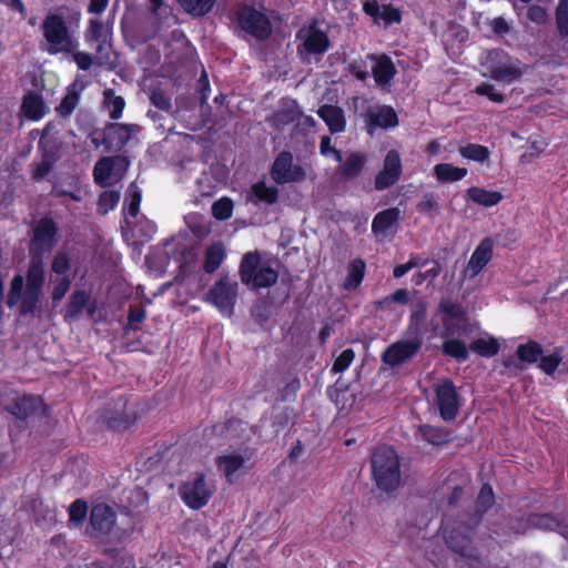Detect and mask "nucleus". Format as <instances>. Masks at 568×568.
<instances>
[{"label": "nucleus", "mask_w": 568, "mask_h": 568, "mask_svg": "<svg viewBox=\"0 0 568 568\" xmlns=\"http://www.w3.org/2000/svg\"><path fill=\"white\" fill-rule=\"evenodd\" d=\"M73 57V61L77 63L79 69L89 70L92 65V59L88 53L80 52L78 49L74 52H69Z\"/></svg>", "instance_id": "obj_63"}, {"label": "nucleus", "mask_w": 568, "mask_h": 568, "mask_svg": "<svg viewBox=\"0 0 568 568\" xmlns=\"http://www.w3.org/2000/svg\"><path fill=\"white\" fill-rule=\"evenodd\" d=\"M435 403L438 407L440 417L444 420H452L457 416L459 402L456 388L452 381L444 379L435 387Z\"/></svg>", "instance_id": "obj_14"}, {"label": "nucleus", "mask_w": 568, "mask_h": 568, "mask_svg": "<svg viewBox=\"0 0 568 568\" xmlns=\"http://www.w3.org/2000/svg\"><path fill=\"white\" fill-rule=\"evenodd\" d=\"M212 213L217 220H227L233 213V202L229 197H221L212 205Z\"/></svg>", "instance_id": "obj_49"}, {"label": "nucleus", "mask_w": 568, "mask_h": 568, "mask_svg": "<svg viewBox=\"0 0 568 568\" xmlns=\"http://www.w3.org/2000/svg\"><path fill=\"white\" fill-rule=\"evenodd\" d=\"M251 454L247 449L232 450L217 457L216 466L224 474L227 481H233L237 476L246 470V463Z\"/></svg>", "instance_id": "obj_15"}, {"label": "nucleus", "mask_w": 568, "mask_h": 568, "mask_svg": "<svg viewBox=\"0 0 568 568\" xmlns=\"http://www.w3.org/2000/svg\"><path fill=\"white\" fill-rule=\"evenodd\" d=\"M354 358H355V354H354L353 349H351V348L344 349L334 361L332 372L335 374L343 373L344 371H346L349 367V365L353 363Z\"/></svg>", "instance_id": "obj_51"}, {"label": "nucleus", "mask_w": 568, "mask_h": 568, "mask_svg": "<svg viewBox=\"0 0 568 568\" xmlns=\"http://www.w3.org/2000/svg\"><path fill=\"white\" fill-rule=\"evenodd\" d=\"M418 434L424 440L434 446H440L450 440V435L448 432L443 428L428 425L419 427Z\"/></svg>", "instance_id": "obj_35"}, {"label": "nucleus", "mask_w": 568, "mask_h": 568, "mask_svg": "<svg viewBox=\"0 0 568 568\" xmlns=\"http://www.w3.org/2000/svg\"><path fill=\"white\" fill-rule=\"evenodd\" d=\"M120 201V193L116 191H104L98 201V210L101 214H106L114 210Z\"/></svg>", "instance_id": "obj_48"}, {"label": "nucleus", "mask_w": 568, "mask_h": 568, "mask_svg": "<svg viewBox=\"0 0 568 568\" xmlns=\"http://www.w3.org/2000/svg\"><path fill=\"white\" fill-rule=\"evenodd\" d=\"M366 128L369 135L375 133L376 129H390L398 124L397 114L390 106H376L368 110L366 114Z\"/></svg>", "instance_id": "obj_21"}, {"label": "nucleus", "mask_w": 568, "mask_h": 568, "mask_svg": "<svg viewBox=\"0 0 568 568\" xmlns=\"http://www.w3.org/2000/svg\"><path fill=\"white\" fill-rule=\"evenodd\" d=\"M494 243L490 239H484L474 250L463 274L464 277L474 278L477 276L493 257Z\"/></svg>", "instance_id": "obj_19"}, {"label": "nucleus", "mask_w": 568, "mask_h": 568, "mask_svg": "<svg viewBox=\"0 0 568 568\" xmlns=\"http://www.w3.org/2000/svg\"><path fill=\"white\" fill-rule=\"evenodd\" d=\"M44 282V270L41 257H32L28 273H27V286L22 294L23 288V276L16 275L11 282L10 292L8 294V305L14 306L21 301L22 313H30L34 310Z\"/></svg>", "instance_id": "obj_1"}, {"label": "nucleus", "mask_w": 568, "mask_h": 568, "mask_svg": "<svg viewBox=\"0 0 568 568\" xmlns=\"http://www.w3.org/2000/svg\"><path fill=\"white\" fill-rule=\"evenodd\" d=\"M409 301V293L405 288L396 290L390 296L378 302L381 308L390 310L393 303L406 304Z\"/></svg>", "instance_id": "obj_54"}, {"label": "nucleus", "mask_w": 568, "mask_h": 568, "mask_svg": "<svg viewBox=\"0 0 568 568\" xmlns=\"http://www.w3.org/2000/svg\"><path fill=\"white\" fill-rule=\"evenodd\" d=\"M466 196L469 201L490 207L497 205L503 200V194L498 191H488L484 187L471 186L467 190Z\"/></svg>", "instance_id": "obj_30"}, {"label": "nucleus", "mask_w": 568, "mask_h": 568, "mask_svg": "<svg viewBox=\"0 0 568 568\" xmlns=\"http://www.w3.org/2000/svg\"><path fill=\"white\" fill-rule=\"evenodd\" d=\"M432 331L434 335L465 334L466 317L462 307L450 301H442Z\"/></svg>", "instance_id": "obj_6"}, {"label": "nucleus", "mask_w": 568, "mask_h": 568, "mask_svg": "<svg viewBox=\"0 0 568 568\" xmlns=\"http://www.w3.org/2000/svg\"><path fill=\"white\" fill-rule=\"evenodd\" d=\"M240 277L243 284L253 288H264L274 285L278 278L276 268L260 253H247L240 265Z\"/></svg>", "instance_id": "obj_5"}, {"label": "nucleus", "mask_w": 568, "mask_h": 568, "mask_svg": "<svg viewBox=\"0 0 568 568\" xmlns=\"http://www.w3.org/2000/svg\"><path fill=\"white\" fill-rule=\"evenodd\" d=\"M560 361L561 357L559 356L558 353L542 356L540 359L539 367L544 373L551 375L557 369Z\"/></svg>", "instance_id": "obj_60"}, {"label": "nucleus", "mask_w": 568, "mask_h": 568, "mask_svg": "<svg viewBox=\"0 0 568 568\" xmlns=\"http://www.w3.org/2000/svg\"><path fill=\"white\" fill-rule=\"evenodd\" d=\"M87 513H88V506H87L85 501H83L81 499L73 501L69 508L70 521H73L77 524L81 523L85 518Z\"/></svg>", "instance_id": "obj_55"}, {"label": "nucleus", "mask_w": 568, "mask_h": 568, "mask_svg": "<svg viewBox=\"0 0 568 568\" xmlns=\"http://www.w3.org/2000/svg\"><path fill=\"white\" fill-rule=\"evenodd\" d=\"M494 504V493L489 485H484L480 489L477 507L480 513L487 510Z\"/></svg>", "instance_id": "obj_56"}, {"label": "nucleus", "mask_w": 568, "mask_h": 568, "mask_svg": "<svg viewBox=\"0 0 568 568\" xmlns=\"http://www.w3.org/2000/svg\"><path fill=\"white\" fill-rule=\"evenodd\" d=\"M444 535L447 546L456 554L467 559H477L478 551L473 546L470 539V528L464 524H458L449 529L444 527Z\"/></svg>", "instance_id": "obj_11"}, {"label": "nucleus", "mask_w": 568, "mask_h": 568, "mask_svg": "<svg viewBox=\"0 0 568 568\" xmlns=\"http://www.w3.org/2000/svg\"><path fill=\"white\" fill-rule=\"evenodd\" d=\"M128 168L123 158H102L94 166V181L101 186H109L120 181Z\"/></svg>", "instance_id": "obj_13"}, {"label": "nucleus", "mask_w": 568, "mask_h": 568, "mask_svg": "<svg viewBox=\"0 0 568 568\" xmlns=\"http://www.w3.org/2000/svg\"><path fill=\"white\" fill-rule=\"evenodd\" d=\"M301 111L294 100H286L283 102L281 110L277 112V118L281 122L287 123L300 119Z\"/></svg>", "instance_id": "obj_46"}, {"label": "nucleus", "mask_w": 568, "mask_h": 568, "mask_svg": "<svg viewBox=\"0 0 568 568\" xmlns=\"http://www.w3.org/2000/svg\"><path fill=\"white\" fill-rule=\"evenodd\" d=\"M365 273V263L362 260L353 261L348 266L344 287L346 290H355L363 281Z\"/></svg>", "instance_id": "obj_41"}, {"label": "nucleus", "mask_w": 568, "mask_h": 568, "mask_svg": "<svg viewBox=\"0 0 568 568\" xmlns=\"http://www.w3.org/2000/svg\"><path fill=\"white\" fill-rule=\"evenodd\" d=\"M90 524L97 532L109 534L115 524V513L111 507L98 504L91 509Z\"/></svg>", "instance_id": "obj_24"}, {"label": "nucleus", "mask_w": 568, "mask_h": 568, "mask_svg": "<svg viewBox=\"0 0 568 568\" xmlns=\"http://www.w3.org/2000/svg\"><path fill=\"white\" fill-rule=\"evenodd\" d=\"M366 14L373 18L378 26L388 27L400 22L402 16L397 8L390 4H379L376 0H368L363 4Z\"/></svg>", "instance_id": "obj_22"}, {"label": "nucleus", "mask_w": 568, "mask_h": 568, "mask_svg": "<svg viewBox=\"0 0 568 568\" xmlns=\"http://www.w3.org/2000/svg\"><path fill=\"white\" fill-rule=\"evenodd\" d=\"M142 200V192L139 186L132 183L128 189V204L124 213V221L128 227H131L133 220L136 219L140 204Z\"/></svg>", "instance_id": "obj_31"}, {"label": "nucleus", "mask_w": 568, "mask_h": 568, "mask_svg": "<svg viewBox=\"0 0 568 568\" xmlns=\"http://www.w3.org/2000/svg\"><path fill=\"white\" fill-rule=\"evenodd\" d=\"M140 128L135 124L114 123L106 128L105 139L113 149H121L135 138Z\"/></svg>", "instance_id": "obj_23"}, {"label": "nucleus", "mask_w": 568, "mask_h": 568, "mask_svg": "<svg viewBox=\"0 0 568 568\" xmlns=\"http://www.w3.org/2000/svg\"><path fill=\"white\" fill-rule=\"evenodd\" d=\"M331 142H332L331 138H328V136H324L322 139L321 146H320L321 148V153L323 155H326V156L329 155V154H333L335 160L337 162H341L342 161V154H341V152L338 150H336L335 148H333L331 145Z\"/></svg>", "instance_id": "obj_64"}, {"label": "nucleus", "mask_w": 568, "mask_h": 568, "mask_svg": "<svg viewBox=\"0 0 568 568\" xmlns=\"http://www.w3.org/2000/svg\"><path fill=\"white\" fill-rule=\"evenodd\" d=\"M180 494L182 500L190 508L200 509L209 503L213 494V486L205 481L203 475L199 474L181 486Z\"/></svg>", "instance_id": "obj_10"}, {"label": "nucleus", "mask_w": 568, "mask_h": 568, "mask_svg": "<svg viewBox=\"0 0 568 568\" xmlns=\"http://www.w3.org/2000/svg\"><path fill=\"white\" fill-rule=\"evenodd\" d=\"M467 173L466 168L456 166L453 163H438L433 168L435 179L443 184L462 181Z\"/></svg>", "instance_id": "obj_28"}, {"label": "nucleus", "mask_w": 568, "mask_h": 568, "mask_svg": "<svg viewBox=\"0 0 568 568\" xmlns=\"http://www.w3.org/2000/svg\"><path fill=\"white\" fill-rule=\"evenodd\" d=\"M542 351L538 343L528 342L517 347L516 356H509L504 359L505 367L511 373H518L525 368V365L537 362Z\"/></svg>", "instance_id": "obj_17"}, {"label": "nucleus", "mask_w": 568, "mask_h": 568, "mask_svg": "<svg viewBox=\"0 0 568 568\" xmlns=\"http://www.w3.org/2000/svg\"><path fill=\"white\" fill-rule=\"evenodd\" d=\"M419 207L423 212H427L429 214H438L439 204L437 195L434 193L425 194L419 203Z\"/></svg>", "instance_id": "obj_61"}, {"label": "nucleus", "mask_w": 568, "mask_h": 568, "mask_svg": "<svg viewBox=\"0 0 568 568\" xmlns=\"http://www.w3.org/2000/svg\"><path fill=\"white\" fill-rule=\"evenodd\" d=\"M178 2L186 13L193 17L209 13L215 3L214 0H178Z\"/></svg>", "instance_id": "obj_39"}, {"label": "nucleus", "mask_w": 568, "mask_h": 568, "mask_svg": "<svg viewBox=\"0 0 568 568\" xmlns=\"http://www.w3.org/2000/svg\"><path fill=\"white\" fill-rule=\"evenodd\" d=\"M317 113L332 133H338L345 129V118L341 108L326 104L321 106Z\"/></svg>", "instance_id": "obj_29"}, {"label": "nucleus", "mask_w": 568, "mask_h": 568, "mask_svg": "<svg viewBox=\"0 0 568 568\" xmlns=\"http://www.w3.org/2000/svg\"><path fill=\"white\" fill-rule=\"evenodd\" d=\"M367 60L369 61L375 82L378 85L388 84L395 74V67L392 60L386 55H368Z\"/></svg>", "instance_id": "obj_25"}, {"label": "nucleus", "mask_w": 568, "mask_h": 568, "mask_svg": "<svg viewBox=\"0 0 568 568\" xmlns=\"http://www.w3.org/2000/svg\"><path fill=\"white\" fill-rule=\"evenodd\" d=\"M398 217L399 211L397 209L384 210L374 217L372 231L378 239H385L394 232Z\"/></svg>", "instance_id": "obj_26"}, {"label": "nucleus", "mask_w": 568, "mask_h": 568, "mask_svg": "<svg viewBox=\"0 0 568 568\" xmlns=\"http://www.w3.org/2000/svg\"><path fill=\"white\" fill-rule=\"evenodd\" d=\"M42 49L49 54L74 52L79 48L77 32L68 28L64 19L57 14H48L41 26Z\"/></svg>", "instance_id": "obj_2"}, {"label": "nucleus", "mask_w": 568, "mask_h": 568, "mask_svg": "<svg viewBox=\"0 0 568 568\" xmlns=\"http://www.w3.org/2000/svg\"><path fill=\"white\" fill-rule=\"evenodd\" d=\"M42 405L41 399L34 396H22L11 407V413L18 418H27Z\"/></svg>", "instance_id": "obj_33"}, {"label": "nucleus", "mask_w": 568, "mask_h": 568, "mask_svg": "<svg viewBox=\"0 0 568 568\" xmlns=\"http://www.w3.org/2000/svg\"><path fill=\"white\" fill-rule=\"evenodd\" d=\"M483 75L510 84L524 74L523 64L503 50L486 51L480 57Z\"/></svg>", "instance_id": "obj_3"}, {"label": "nucleus", "mask_w": 568, "mask_h": 568, "mask_svg": "<svg viewBox=\"0 0 568 568\" xmlns=\"http://www.w3.org/2000/svg\"><path fill=\"white\" fill-rule=\"evenodd\" d=\"M297 38L302 40V47L307 53L323 54L329 48L327 34L315 24L302 28Z\"/></svg>", "instance_id": "obj_20"}, {"label": "nucleus", "mask_w": 568, "mask_h": 568, "mask_svg": "<svg viewBox=\"0 0 568 568\" xmlns=\"http://www.w3.org/2000/svg\"><path fill=\"white\" fill-rule=\"evenodd\" d=\"M473 352L484 357H491L499 351V343L493 336L480 337L470 344Z\"/></svg>", "instance_id": "obj_38"}, {"label": "nucleus", "mask_w": 568, "mask_h": 568, "mask_svg": "<svg viewBox=\"0 0 568 568\" xmlns=\"http://www.w3.org/2000/svg\"><path fill=\"white\" fill-rule=\"evenodd\" d=\"M57 227L51 220H41L36 229L31 243L33 257H40L43 253L49 252L55 244Z\"/></svg>", "instance_id": "obj_18"}, {"label": "nucleus", "mask_w": 568, "mask_h": 568, "mask_svg": "<svg viewBox=\"0 0 568 568\" xmlns=\"http://www.w3.org/2000/svg\"><path fill=\"white\" fill-rule=\"evenodd\" d=\"M79 102V94L74 87L68 90L67 94L62 99L61 103L57 106L55 111L61 116L70 115Z\"/></svg>", "instance_id": "obj_47"}, {"label": "nucleus", "mask_w": 568, "mask_h": 568, "mask_svg": "<svg viewBox=\"0 0 568 568\" xmlns=\"http://www.w3.org/2000/svg\"><path fill=\"white\" fill-rule=\"evenodd\" d=\"M557 27L561 36H568V0H561L556 12Z\"/></svg>", "instance_id": "obj_53"}, {"label": "nucleus", "mask_w": 568, "mask_h": 568, "mask_svg": "<svg viewBox=\"0 0 568 568\" xmlns=\"http://www.w3.org/2000/svg\"><path fill=\"white\" fill-rule=\"evenodd\" d=\"M110 36L109 28L104 26L99 20H91L90 21V30L88 34L89 41H97L98 44V51L101 52L105 45L108 44V39Z\"/></svg>", "instance_id": "obj_40"}, {"label": "nucleus", "mask_w": 568, "mask_h": 568, "mask_svg": "<svg viewBox=\"0 0 568 568\" xmlns=\"http://www.w3.org/2000/svg\"><path fill=\"white\" fill-rule=\"evenodd\" d=\"M372 473L377 487L393 491L400 485L399 459L388 446L377 448L372 456Z\"/></svg>", "instance_id": "obj_4"}, {"label": "nucleus", "mask_w": 568, "mask_h": 568, "mask_svg": "<svg viewBox=\"0 0 568 568\" xmlns=\"http://www.w3.org/2000/svg\"><path fill=\"white\" fill-rule=\"evenodd\" d=\"M104 104L109 110L110 116L112 119H119L122 115L125 102L122 97L115 95L114 92L110 89L103 92Z\"/></svg>", "instance_id": "obj_44"}, {"label": "nucleus", "mask_w": 568, "mask_h": 568, "mask_svg": "<svg viewBox=\"0 0 568 568\" xmlns=\"http://www.w3.org/2000/svg\"><path fill=\"white\" fill-rule=\"evenodd\" d=\"M427 312V303L419 301L414 304L409 318V324L406 332L410 335L419 336L424 338L423 324Z\"/></svg>", "instance_id": "obj_32"}, {"label": "nucleus", "mask_w": 568, "mask_h": 568, "mask_svg": "<svg viewBox=\"0 0 568 568\" xmlns=\"http://www.w3.org/2000/svg\"><path fill=\"white\" fill-rule=\"evenodd\" d=\"M131 226H134L136 231L141 234V236L144 237L145 240L151 239L156 232V224L153 221L148 220L145 217L141 219L136 223L133 221V224Z\"/></svg>", "instance_id": "obj_57"}, {"label": "nucleus", "mask_w": 568, "mask_h": 568, "mask_svg": "<svg viewBox=\"0 0 568 568\" xmlns=\"http://www.w3.org/2000/svg\"><path fill=\"white\" fill-rule=\"evenodd\" d=\"M237 24L242 31L258 40L267 38L272 32L271 22L265 13L251 6H242L239 9Z\"/></svg>", "instance_id": "obj_7"}, {"label": "nucleus", "mask_w": 568, "mask_h": 568, "mask_svg": "<svg viewBox=\"0 0 568 568\" xmlns=\"http://www.w3.org/2000/svg\"><path fill=\"white\" fill-rule=\"evenodd\" d=\"M54 287L52 292L53 301H61L70 288L71 280L69 276H61L54 280Z\"/></svg>", "instance_id": "obj_59"}, {"label": "nucleus", "mask_w": 568, "mask_h": 568, "mask_svg": "<svg viewBox=\"0 0 568 568\" xmlns=\"http://www.w3.org/2000/svg\"><path fill=\"white\" fill-rule=\"evenodd\" d=\"M365 163L366 156L364 154H349L341 169L343 178L346 180L355 178L359 174Z\"/></svg>", "instance_id": "obj_37"}, {"label": "nucleus", "mask_w": 568, "mask_h": 568, "mask_svg": "<svg viewBox=\"0 0 568 568\" xmlns=\"http://www.w3.org/2000/svg\"><path fill=\"white\" fill-rule=\"evenodd\" d=\"M252 195L257 201L273 204L277 200L278 191L275 186L267 185L265 182H258L252 185Z\"/></svg>", "instance_id": "obj_43"}, {"label": "nucleus", "mask_w": 568, "mask_h": 568, "mask_svg": "<svg viewBox=\"0 0 568 568\" xmlns=\"http://www.w3.org/2000/svg\"><path fill=\"white\" fill-rule=\"evenodd\" d=\"M425 264H426V262L423 258H420L418 256H410L409 260L407 261V263L397 265L394 268V276L396 278H399V277L404 276L406 273H408L410 270H413L414 267L424 266Z\"/></svg>", "instance_id": "obj_58"}, {"label": "nucleus", "mask_w": 568, "mask_h": 568, "mask_svg": "<svg viewBox=\"0 0 568 568\" xmlns=\"http://www.w3.org/2000/svg\"><path fill=\"white\" fill-rule=\"evenodd\" d=\"M527 14H528V18L532 22L538 23V24L546 23L548 20L547 11L542 7H539V6H531L528 9Z\"/></svg>", "instance_id": "obj_62"}, {"label": "nucleus", "mask_w": 568, "mask_h": 568, "mask_svg": "<svg viewBox=\"0 0 568 568\" xmlns=\"http://www.w3.org/2000/svg\"><path fill=\"white\" fill-rule=\"evenodd\" d=\"M48 112L49 108L44 104L41 95L32 92L24 95L21 104V113L24 118L39 121Z\"/></svg>", "instance_id": "obj_27"}, {"label": "nucleus", "mask_w": 568, "mask_h": 568, "mask_svg": "<svg viewBox=\"0 0 568 568\" xmlns=\"http://www.w3.org/2000/svg\"><path fill=\"white\" fill-rule=\"evenodd\" d=\"M402 172L403 164L399 153L396 150L388 151L383 168L375 178V187L377 190L388 189L399 180Z\"/></svg>", "instance_id": "obj_16"}, {"label": "nucleus", "mask_w": 568, "mask_h": 568, "mask_svg": "<svg viewBox=\"0 0 568 568\" xmlns=\"http://www.w3.org/2000/svg\"><path fill=\"white\" fill-rule=\"evenodd\" d=\"M89 296L83 291L74 292L67 305L64 318L68 322H72L79 317L88 303Z\"/></svg>", "instance_id": "obj_34"}, {"label": "nucleus", "mask_w": 568, "mask_h": 568, "mask_svg": "<svg viewBox=\"0 0 568 568\" xmlns=\"http://www.w3.org/2000/svg\"><path fill=\"white\" fill-rule=\"evenodd\" d=\"M70 268V256L64 250L60 251L52 263V272L58 276H68L67 272Z\"/></svg>", "instance_id": "obj_50"}, {"label": "nucleus", "mask_w": 568, "mask_h": 568, "mask_svg": "<svg viewBox=\"0 0 568 568\" xmlns=\"http://www.w3.org/2000/svg\"><path fill=\"white\" fill-rule=\"evenodd\" d=\"M237 283L230 278H221L210 290L206 301L213 304L222 315L231 316L237 297Z\"/></svg>", "instance_id": "obj_9"}, {"label": "nucleus", "mask_w": 568, "mask_h": 568, "mask_svg": "<svg viewBox=\"0 0 568 568\" xmlns=\"http://www.w3.org/2000/svg\"><path fill=\"white\" fill-rule=\"evenodd\" d=\"M271 175L276 183L285 184L303 181L306 172L301 165L293 163L290 152H281L273 163Z\"/></svg>", "instance_id": "obj_12"}, {"label": "nucleus", "mask_w": 568, "mask_h": 568, "mask_svg": "<svg viewBox=\"0 0 568 568\" xmlns=\"http://www.w3.org/2000/svg\"><path fill=\"white\" fill-rule=\"evenodd\" d=\"M459 153L463 158L479 163L486 162L490 156L488 148L474 143L460 146Z\"/></svg>", "instance_id": "obj_42"}, {"label": "nucleus", "mask_w": 568, "mask_h": 568, "mask_svg": "<svg viewBox=\"0 0 568 568\" xmlns=\"http://www.w3.org/2000/svg\"><path fill=\"white\" fill-rule=\"evenodd\" d=\"M225 257V248L221 243H214L207 247L204 258V270L213 273L219 268Z\"/></svg>", "instance_id": "obj_36"}, {"label": "nucleus", "mask_w": 568, "mask_h": 568, "mask_svg": "<svg viewBox=\"0 0 568 568\" xmlns=\"http://www.w3.org/2000/svg\"><path fill=\"white\" fill-rule=\"evenodd\" d=\"M475 91L479 95L487 97L491 102L501 103L504 101V94L491 83L484 82L477 85Z\"/></svg>", "instance_id": "obj_52"}, {"label": "nucleus", "mask_w": 568, "mask_h": 568, "mask_svg": "<svg viewBox=\"0 0 568 568\" xmlns=\"http://www.w3.org/2000/svg\"><path fill=\"white\" fill-rule=\"evenodd\" d=\"M443 351L445 354L456 358L459 362H464L468 358V349L464 342L455 338H450L444 342Z\"/></svg>", "instance_id": "obj_45"}, {"label": "nucleus", "mask_w": 568, "mask_h": 568, "mask_svg": "<svg viewBox=\"0 0 568 568\" xmlns=\"http://www.w3.org/2000/svg\"><path fill=\"white\" fill-rule=\"evenodd\" d=\"M423 337L405 333L404 338L389 345L384 352L383 362L390 366H399L413 358L423 344Z\"/></svg>", "instance_id": "obj_8"}]
</instances>
